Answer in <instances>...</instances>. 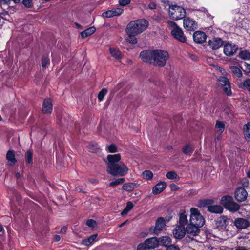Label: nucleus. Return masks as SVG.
I'll use <instances>...</instances> for the list:
<instances>
[{"label": "nucleus", "mask_w": 250, "mask_h": 250, "mask_svg": "<svg viewBox=\"0 0 250 250\" xmlns=\"http://www.w3.org/2000/svg\"><path fill=\"white\" fill-rule=\"evenodd\" d=\"M148 24L147 21L145 19L133 21L127 25L126 32L130 35H138L144 31L147 28Z\"/></svg>", "instance_id": "nucleus-1"}, {"label": "nucleus", "mask_w": 250, "mask_h": 250, "mask_svg": "<svg viewBox=\"0 0 250 250\" xmlns=\"http://www.w3.org/2000/svg\"><path fill=\"white\" fill-rule=\"evenodd\" d=\"M169 59V54L165 50H154L153 65L158 67H163Z\"/></svg>", "instance_id": "nucleus-2"}, {"label": "nucleus", "mask_w": 250, "mask_h": 250, "mask_svg": "<svg viewBox=\"0 0 250 250\" xmlns=\"http://www.w3.org/2000/svg\"><path fill=\"white\" fill-rule=\"evenodd\" d=\"M128 171L127 167L122 162L107 166L108 173L114 176H123L127 174Z\"/></svg>", "instance_id": "nucleus-3"}, {"label": "nucleus", "mask_w": 250, "mask_h": 250, "mask_svg": "<svg viewBox=\"0 0 250 250\" xmlns=\"http://www.w3.org/2000/svg\"><path fill=\"white\" fill-rule=\"evenodd\" d=\"M167 24L170 28L171 35L175 39L182 43L186 42V37L181 28L172 21H168Z\"/></svg>", "instance_id": "nucleus-4"}, {"label": "nucleus", "mask_w": 250, "mask_h": 250, "mask_svg": "<svg viewBox=\"0 0 250 250\" xmlns=\"http://www.w3.org/2000/svg\"><path fill=\"white\" fill-rule=\"evenodd\" d=\"M190 222L192 224L202 227L205 223V220L199 210L195 208H190Z\"/></svg>", "instance_id": "nucleus-5"}, {"label": "nucleus", "mask_w": 250, "mask_h": 250, "mask_svg": "<svg viewBox=\"0 0 250 250\" xmlns=\"http://www.w3.org/2000/svg\"><path fill=\"white\" fill-rule=\"evenodd\" d=\"M169 13L171 18L174 20H178L184 18L186 16V11L182 7L173 5L170 7Z\"/></svg>", "instance_id": "nucleus-6"}, {"label": "nucleus", "mask_w": 250, "mask_h": 250, "mask_svg": "<svg viewBox=\"0 0 250 250\" xmlns=\"http://www.w3.org/2000/svg\"><path fill=\"white\" fill-rule=\"evenodd\" d=\"M220 203L226 208L231 211H236L240 208V206L234 203L232 198L229 196L222 197Z\"/></svg>", "instance_id": "nucleus-7"}, {"label": "nucleus", "mask_w": 250, "mask_h": 250, "mask_svg": "<svg viewBox=\"0 0 250 250\" xmlns=\"http://www.w3.org/2000/svg\"><path fill=\"white\" fill-rule=\"evenodd\" d=\"M159 245V240L156 237H152L146 239L144 243L138 245L137 250H145L146 249H152Z\"/></svg>", "instance_id": "nucleus-8"}, {"label": "nucleus", "mask_w": 250, "mask_h": 250, "mask_svg": "<svg viewBox=\"0 0 250 250\" xmlns=\"http://www.w3.org/2000/svg\"><path fill=\"white\" fill-rule=\"evenodd\" d=\"M213 201L212 200H204L200 202L201 206L206 207L208 210L213 213H221L223 212V208L219 205H212Z\"/></svg>", "instance_id": "nucleus-9"}, {"label": "nucleus", "mask_w": 250, "mask_h": 250, "mask_svg": "<svg viewBox=\"0 0 250 250\" xmlns=\"http://www.w3.org/2000/svg\"><path fill=\"white\" fill-rule=\"evenodd\" d=\"M218 82L219 85L222 87L223 92L228 96L231 95L232 92L229 79L225 77H221L218 79Z\"/></svg>", "instance_id": "nucleus-10"}, {"label": "nucleus", "mask_w": 250, "mask_h": 250, "mask_svg": "<svg viewBox=\"0 0 250 250\" xmlns=\"http://www.w3.org/2000/svg\"><path fill=\"white\" fill-rule=\"evenodd\" d=\"M154 50H144L140 54V57L145 62L153 64Z\"/></svg>", "instance_id": "nucleus-11"}, {"label": "nucleus", "mask_w": 250, "mask_h": 250, "mask_svg": "<svg viewBox=\"0 0 250 250\" xmlns=\"http://www.w3.org/2000/svg\"><path fill=\"white\" fill-rule=\"evenodd\" d=\"M185 29L188 31H194L197 28V23L189 18H186L183 20Z\"/></svg>", "instance_id": "nucleus-12"}, {"label": "nucleus", "mask_w": 250, "mask_h": 250, "mask_svg": "<svg viewBox=\"0 0 250 250\" xmlns=\"http://www.w3.org/2000/svg\"><path fill=\"white\" fill-rule=\"evenodd\" d=\"M248 196L247 191L243 188L239 187L235 191V198L236 200L242 202L246 200Z\"/></svg>", "instance_id": "nucleus-13"}, {"label": "nucleus", "mask_w": 250, "mask_h": 250, "mask_svg": "<svg viewBox=\"0 0 250 250\" xmlns=\"http://www.w3.org/2000/svg\"><path fill=\"white\" fill-rule=\"evenodd\" d=\"M238 49V46L228 43L224 46V53L227 56H231L236 52Z\"/></svg>", "instance_id": "nucleus-14"}, {"label": "nucleus", "mask_w": 250, "mask_h": 250, "mask_svg": "<svg viewBox=\"0 0 250 250\" xmlns=\"http://www.w3.org/2000/svg\"><path fill=\"white\" fill-rule=\"evenodd\" d=\"M123 9L121 8H113L104 12L102 14V16L105 18H111L114 16H119L123 13Z\"/></svg>", "instance_id": "nucleus-15"}, {"label": "nucleus", "mask_w": 250, "mask_h": 250, "mask_svg": "<svg viewBox=\"0 0 250 250\" xmlns=\"http://www.w3.org/2000/svg\"><path fill=\"white\" fill-rule=\"evenodd\" d=\"M200 226H197L194 224H192L191 222L189 224L186 228V231L190 236H196L198 235L200 232L199 228Z\"/></svg>", "instance_id": "nucleus-16"}, {"label": "nucleus", "mask_w": 250, "mask_h": 250, "mask_svg": "<svg viewBox=\"0 0 250 250\" xmlns=\"http://www.w3.org/2000/svg\"><path fill=\"white\" fill-rule=\"evenodd\" d=\"M193 38L195 42L202 43L206 41L207 36L204 32L197 31L193 33Z\"/></svg>", "instance_id": "nucleus-17"}, {"label": "nucleus", "mask_w": 250, "mask_h": 250, "mask_svg": "<svg viewBox=\"0 0 250 250\" xmlns=\"http://www.w3.org/2000/svg\"><path fill=\"white\" fill-rule=\"evenodd\" d=\"M223 44V42L221 38H214L208 42V45L213 50L220 48Z\"/></svg>", "instance_id": "nucleus-18"}, {"label": "nucleus", "mask_w": 250, "mask_h": 250, "mask_svg": "<svg viewBox=\"0 0 250 250\" xmlns=\"http://www.w3.org/2000/svg\"><path fill=\"white\" fill-rule=\"evenodd\" d=\"M186 232L185 227L177 226L173 230V234L175 238L181 239L185 236Z\"/></svg>", "instance_id": "nucleus-19"}, {"label": "nucleus", "mask_w": 250, "mask_h": 250, "mask_svg": "<svg viewBox=\"0 0 250 250\" xmlns=\"http://www.w3.org/2000/svg\"><path fill=\"white\" fill-rule=\"evenodd\" d=\"M121 159V155L120 154H109L107 156V166H111V165H116L118 164V162Z\"/></svg>", "instance_id": "nucleus-20"}, {"label": "nucleus", "mask_w": 250, "mask_h": 250, "mask_svg": "<svg viewBox=\"0 0 250 250\" xmlns=\"http://www.w3.org/2000/svg\"><path fill=\"white\" fill-rule=\"evenodd\" d=\"M52 111V104L50 99L44 100L42 105V112L44 114H50Z\"/></svg>", "instance_id": "nucleus-21"}, {"label": "nucleus", "mask_w": 250, "mask_h": 250, "mask_svg": "<svg viewBox=\"0 0 250 250\" xmlns=\"http://www.w3.org/2000/svg\"><path fill=\"white\" fill-rule=\"evenodd\" d=\"M165 226V220L163 218H159L156 222L155 227L154 229V233L158 234L161 231Z\"/></svg>", "instance_id": "nucleus-22"}, {"label": "nucleus", "mask_w": 250, "mask_h": 250, "mask_svg": "<svg viewBox=\"0 0 250 250\" xmlns=\"http://www.w3.org/2000/svg\"><path fill=\"white\" fill-rule=\"evenodd\" d=\"M236 227L240 229H244L247 228L250 225L249 222L243 218H237L235 219L234 222Z\"/></svg>", "instance_id": "nucleus-23"}, {"label": "nucleus", "mask_w": 250, "mask_h": 250, "mask_svg": "<svg viewBox=\"0 0 250 250\" xmlns=\"http://www.w3.org/2000/svg\"><path fill=\"white\" fill-rule=\"evenodd\" d=\"M166 187V183L165 182H160L157 184L153 188L152 193L157 195L163 191Z\"/></svg>", "instance_id": "nucleus-24"}, {"label": "nucleus", "mask_w": 250, "mask_h": 250, "mask_svg": "<svg viewBox=\"0 0 250 250\" xmlns=\"http://www.w3.org/2000/svg\"><path fill=\"white\" fill-rule=\"evenodd\" d=\"M6 160L8 164L10 166L15 165L17 160L15 158V152L13 150H9L6 154Z\"/></svg>", "instance_id": "nucleus-25"}, {"label": "nucleus", "mask_w": 250, "mask_h": 250, "mask_svg": "<svg viewBox=\"0 0 250 250\" xmlns=\"http://www.w3.org/2000/svg\"><path fill=\"white\" fill-rule=\"evenodd\" d=\"M225 124L220 121H217L215 125V129L216 132L218 134H221L223 133L225 129Z\"/></svg>", "instance_id": "nucleus-26"}, {"label": "nucleus", "mask_w": 250, "mask_h": 250, "mask_svg": "<svg viewBox=\"0 0 250 250\" xmlns=\"http://www.w3.org/2000/svg\"><path fill=\"white\" fill-rule=\"evenodd\" d=\"M178 223L179 224L178 226H182L183 227H184L185 226L188 224V220L185 211L179 214Z\"/></svg>", "instance_id": "nucleus-27"}, {"label": "nucleus", "mask_w": 250, "mask_h": 250, "mask_svg": "<svg viewBox=\"0 0 250 250\" xmlns=\"http://www.w3.org/2000/svg\"><path fill=\"white\" fill-rule=\"evenodd\" d=\"M95 31L96 28L94 27H91L81 32V35L83 38H84L92 35Z\"/></svg>", "instance_id": "nucleus-28"}, {"label": "nucleus", "mask_w": 250, "mask_h": 250, "mask_svg": "<svg viewBox=\"0 0 250 250\" xmlns=\"http://www.w3.org/2000/svg\"><path fill=\"white\" fill-rule=\"evenodd\" d=\"M97 237V234H95L90 236L89 238L83 240L82 244L84 246H89L91 245Z\"/></svg>", "instance_id": "nucleus-29"}, {"label": "nucleus", "mask_w": 250, "mask_h": 250, "mask_svg": "<svg viewBox=\"0 0 250 250\" xmlns=\"http://www.w3.org/2000/svg\"><path fill=\"white\" fill-rule=\"evenodd\" d=\"M239 57L244 60H250V52L247 50H241L239 53Z\"/></svg>", "instance_id": "nucleus-30"}, {"label": "nucleus", "mask_w": 250, "mask_h": 250, "mask_svg": "<svg viewBox=\"0 0 250 250\" xmlns=\"http://www.w3.org/2000/svg\"><path fill=\"white\" fill-rule=\"evenodd\" d=\"M159 245L166 246L171 242V240L169 236H165L158 239Z\"/></svg>", "instance_id": "nucleus-31"}, {"label": "nucleus", "mask_w": 250, "mask_h": 250, "mask_svg": "<svg viewBox=\"0 0 250 250\" xmlns=\"http://www.w3.org/2000/svg\"><path fill=\"white\" fill-rule=\"evenodd\" d=\"M244 133L246 140L249 141L250 140V122L245 125Z\"/></svg>", "instance_id": "nucleus-32"}, {"label": "nucleus", "mask_w": 250, "mask_h": 250, "mask_svg": "<svg viewBox=\"0 0 250 250\" xmlns=\"http://www.w3.org/2000/svg\"><path fill=\"white\" fill-rule=\"evenodd\" d=\"M109 51L111 56L116 59L121 58L122 54L119 50L115 48H110Z\"/></svg>", "instance_id": "nucleus-33"}, {"label": "nucleus", "mask_w": 250, "mask_h": 250, "mask_svg": "<svg viewBox=\"0 0 250 250\" xmlns=\"http://www.w3.org/2000/svg\"><path fill=\"white\" fill-rule=\"evenodd\" d=\"M166 176L167 178L174 180L175 181H177L180 179V177L174 171L168 172L166 173Z\"/></svg>", "instance_id": "nucleus-34"}, {"label": "nucleus", "mask_w": 250, "mask_h": 250, "mask_svg": "<svg viewBox=\"0 0 250 250\" xmlns=\"http://www.w3.org/2000/svg\"><path fill=\"white\" fill-rule=\"evenodd\" d=\"M134 205L131 202H128L126 204V207L124 208L121 214L122 216H125L128 213V212L132 209Z\"/></svg>", "instance_id": "nucleus-35"}, {"label": "nucleus", "mask_w": 250, "mask_h": 250, "mask_svg": "<svg viewBox=\"0 0 250 250\" xmlns=\"http://www.w3.org/2000/svg\"><path fill=\"white\" fill-rule=\"evenodd\" d=\"M126 33L128 36V37L126 38V41L131 44H136L137 42V40L135 37V36L137 35V34L130 35L128 33Z\"/></svg>", "instance_id": "nucleus-36"}, {"label": "nucleus", "mask_w": 250, "mask_h": 250, "mask_svg": "<svg viewBox=\"0 0 250 250\" xmlns=\"http://www.w3.org/2000/svg\"><path fill=\"white\" fill-rule=\"evenodd\" d=\"M230 70L232 72L238 77H241L242 76V72L241 69L236 66L230 67Z\"/></svg>", "instance_id": "nucleus-37"}, {"label": "nucleus", "mask_w": 250, "mask_h": 250, "mask_svg": "<svg viewBox=\"0 0 250 250\" xmlns=\"http://www.w3.org/2000/svg\"><path fill=\"white\" fill-rule=\"evenodd\" d=\"M105 150L108 153H115L118 151L117 146L113 144L110 145H107Z\"/></svg>", "instance_id": "nucleus-38"}, {"label": "nucleus", "mask_w": 250, "mask_h": 250, "mask_svg": "<svg viewBox=\"0 0 250 250\" xmlns=\"http://www.w3.org/2000/svg\"><path fill=\"white\" fill-rule=\"evenodd\" d=\"M193 147L190 144H187L183 148V152L185 154L188 155L191 154L193 151Z\"/></svg>", "instance_id": "nucleus-39"}, {"label": "nucleus", "mask_w": 250, "mask_h": 250, "mask_svg": "<svg viewBox=\"0 0 250 250\" xmlns=\"http://www.w3.org/2000/svg\"><path fill=\"white\" fill-rule=\"evenodd\" d=\"M88 148L89 151L95 152L99 148V146L97 143L92 142L89 145Z\"/></svg>", "instance_id": "nucleus-40"}, {"label": "nucleus", "mask_w": 250, "mask_h": 250, "mask_svg": "<svg viewBox=\"0 0 250 250\" xmlns=\"http://www.w3.org/2000/svg\"><path fill=\"white\" fill-rule=\"evenodd\" d=\"M239 87L241 88H247L249 91L250 88V79H246L243 83H240Z\"/></svg>", "instance_id": "nucleus-41"}, {"label": "nucleus", "mask_w": 250, "mask_h": 250, "mask_svg": "<svg viewBox=\"0 0 250 250\" xmlns=\"http://www.w3.org/2000/svg\"><path fill=\"white\" fill-rule=\"evenodd\" d=\"M125 181V179L123 178H120L116 179V180L111 182L109 185L111 187H115L117 185L123 183Z\"/></svg>", "instance_id": "nucleus-42"}, {"label": "nucleus", "mask_w": 250, "mask_h": 250, "mask_svg": "<svg viewBox=\"0 0 250 250\" xmlns=\"http://www.w3.org/2000/svg\"><path fill=\"white\" fill-rule=\"evenodd\" d=\"M143 176L147 180L151 179L153 177V173L149 170H146L143 172Z\"/></svg>", "instance_id": "nucleus-43"}, {"label": "nucleus", "mask_w": 250, "mask_h": 250, "mask_svg": "<svg viewBox=\"0 0 250 250\" xmlns=\"http://www.w3.org/2000/svg\"><path fill=\"white\" fill-rule=\"evenodd\" d=\"M107 89L106 88L103 89L98 95V99L100 101L103 100L104 96L107 93Z\"/></svg>", "instance_id": "nucleus-44"}, {"label": "nucleus", "mask_w": 250, "mask_h": 250, "mask_svg": "<svg viewBox=\"0 0 250 250\" xmlns=\"http://www.w3.org/2000/svg\"><path fill=\"white\" fill-rule=\"evenodd\" d=\"M50 60L48 57H44L42 59V68H45L46 65L49 64Z\"/></svg>", "instance_id": "nucleus-45"}, {"label": "nucleus", "mask_w": 250, "mask_h": 250, "mask_svg": "<svg viewBox=\"0 0 250 250\" xmlns=\"http://www.w3.org/2000/svg\"><path fill=\"white\" fill-rule=\"evenodd\" d=\"M123 188L126 191H131L133 189V184H125L123 186Z\"/></svg>", "instance_id": "nucleus-46"}, {"label": "nucleus", "mask_w": 250, "mask_h": 250, "mask_svg": "<svg viewBox=\"0 0 250 250\" xmlns=\"http://www.w3.org/2000/svg\"><path fill=\"white\" fill-rule=\"evenodd\" d=\"M32 156H33L32 152L30 150H28L26 152V157L27 158V161L28 163H32Z\"/></svg>", "instance_id": "nucleus-47"}, {"label": "nucleus", "mask_w": 250, "mask_h": 250, "mask_svg": "<svg viewBox=\"0 0 250 250\" xmlns=\"http://www.w3.org/2000/svg\"><path fill=\"white\" fill-rule=\"evenodd\" d=\"M23 4L27 8H29L32 6L33 2L32 0H23Z\"/></svg>", "instance_id": "nucleus-48"}, {"label": "nucleus", "mask_w": 250, "mask_h": 250, "mask_svg": "<svg viewBox=\"0 0 250 250\" xmlns=\"http://www.w3.org/2000/svg\"><path fill=\"white\" fill-rule=\"evenodd\" d=\"M226 221H227V218L225 216H223V217H220L218 219L217 222L222 223H223L222 225V228H225L226 226Z\"/></svg>", "instance_id": "nucleus-49"}, {"label": "nucleus", "mask_w": 250, "mask_h": 250, "mask_svg": "<svg viewBox=\"0 0 250 250\" xmlns=\"http://www.w3.org/2000/svg\"><path fill=\"white\" fill-rule=\"evenodd\" d=\"M156 4L154 2H150L148 6H146V5H144V8L146 9L148 8L151 10H154L156 8Z\"/></svg>", "instance_id": "nucleus-50"}, {"label": "nucleus", "mask_w": 250, "mask_h": 250, "mask_svg": "<svg viewBox=\"0 0 250 250\" xmlns=\"http://www.w3.org/2000/svg\"><path fill=\"white\" fill-rule=\"evenodd\" d=\"M86 224L90 227H94L96 225V222L92 219H89L86 221Z\"/></svg>", "instance_id": "nucleus-51"}, {"label": "nucleus", "mask_w": 250, "mask_h": 250, "mask_svg": "<svg viewBox=\"0 0 250 250\" xmlns=\"http://www.w3.org/2000/svg\"><path fill=\"white\" fill-rule=\"evenodd\" d=\"M130 3V0H119V3L121 6H125Z\"/></svg>", "instance_id": "nucleus-52"}, {"label": "nucleus", "mask_w": 250, "mask_h": 250, "mask_svg": "<svg viewBox=\"0 0 250 250\" xmlns=\"http://www.w3.org/2000/svg\"><path fill=\"white\" fill-rule=\"evenodd\" d=\"M166 250H180V249L175 245H171L167 247Z\"/></svg>", "instance_id": "nucleus-53"}, {"label": "nucleus", "mask_w": 250, "mask_h": 250, "mask_svg": "<svg viewBox=\"0 0 250 250\" xmlns=\"http://www.w3.org/2000/svg\"><path fill=\"white\" fill-rule=\"evenodd\" d=\"M241 183L244 187H248L249 186V181L247 178H244L241 180Z\"/></svg>", "instance_id": "nucleus-54"}, {"label": "nucleus", "mask_w": 250, "mask_h": 250, "mask_svg": "<svg viewBox=\"0 0 250 250\" xmlns=\"http://www.w3.org/2000/svg\"><path fill=\"white\" fill-rule=\"evenodd\" d=\"M234 250H248L244 247H238L236 248V249Z\"/></svg>", "instance_id": "nucleus-55"}, {"label": "nucleus", "mask_w": 250, "mask_h": 250, "mask_svg": "<svg viewBox=\"0 0 250 250\" xmlns=\"http://www.w3.org/2000/svg\"><path fill=\"white\" fill-rule=\"evenodd\" d=\"M67 227L65 226L63 227L61 229V233H65L66 231Z\"/></svg>", "instance_id": "nucleus-56"}, {"label": "nucleus", "mask_w": 250, "mask_h": 250, "mask_svg": "<svg viewBox=\"0 0 250 250\" xmlns=\"http://www.w3.org/2000/svg\"><path fill=\"white\" fill-rule=\"evenodd\" d=\"M54 239H55V241H59L60 240L61 237L59 235H56L54 237Z\"/></svg>", "instance_id": "nucleus-57"}, {"label": "nucleus", "mask_w": 250, "mask_h": 250, "mask_svg": "<svg viewBox=\"0 0 250 250\" xmlns=\"http://www.w3.org/2000/svg\"><path fill=\"white\" fill-rule=\"evenodd\" d=\"M245 66H246V69L250 72V64L246 63Z\"/></svg>", "instance_id": "nucleus-58"}, {"label": "nucleus", "mask_w": 250, "mask_h": 250, "mask_svg": "<svg viewBox=\"0 0 250 250\" xmlns=\"http://www.w3.org/2000/svg\"><path fill=\"white\" fill-rule=\"evenodd\" d=\"M172 148L171 146H168L166 147V149L168 150H170Z\"/></svg>", "instance_id": "nucleus-59"}, {"label": "nucleus", "mask_w": 250, "mask_h": 250, "mask_svg": "<svg viewBox=\"0 0 250 250\" xmlns=\"http://www.w3.org/2000/svg\"><path fill=\"white\" fill-rule=\"evenodd\" d=\"M125 223H126V221H125V222H124L122 223V224H121L119 225V227H123V226H124V225L125 224Z\"/></svg>", "instance_id": "nucleus-60"}, {"label": "nucleus", "mask_w": 250, "mask_h": 250, "mask_svg": "<svg viewBox=\"0 0 250 250\" xmlns=\"http://www.w3.org/2000/svg\"><path fill=\"white\" fill-rule=\"evenodd\" d=\"M2 230H3V227L1 225H0V232H1L2 231Z\"/></svg>", "instance_id": "nucleus-61"}, {"label": "nucleus", "mask_w": 250, "mask_h": 250, "mask_svg": "<svg viewBox=\"0 0 250 250\" xmlns=\"http://www.w3.org/2000/svg\"><path fill=\"white\" fill-rule=\"evenodd\" d=\"M16 176L17 177V178H19L20 177V175L19 173H17L16 174Z\"/></svg>", "instance_id": "nucleus-62"}, {"label": "nucleus", "mask_w": 250, "mask_h": 250, "mask_svg": "<svg viewBox=\"0 0 250 250\" xmlns=\"http://www.w3.org/2000/svg\"><path fill=\"white\" fill-rule=\"evenodd\" d=\"M248 176L250 178V170L247 173Z\"/></svg>", "instance_id": "nucleus-63"}, {"label": "nucleus", "mask_w": 250, "mask_h": 250, "mask_svg": "<svg viewBox=\"0 0 250 250\" xmlns=\"http://www.w3.org/2000/svg\"><path fill=\"white\" fill-rule=\"evenodd\" d=\"M128 62H130V63H132V61H131V60H129V61H128Z\"/></svg>", "instance_id": "nucleus-64"}]
</instances>
